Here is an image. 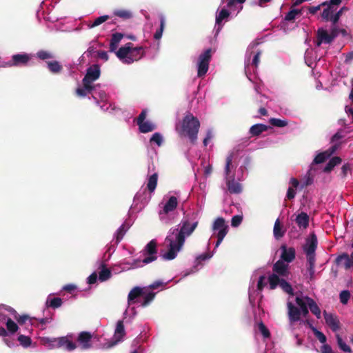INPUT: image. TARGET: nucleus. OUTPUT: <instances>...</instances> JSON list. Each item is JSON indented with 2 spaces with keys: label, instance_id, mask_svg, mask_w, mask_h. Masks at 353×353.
<instances>
[{
  "label": "nucleus",
  "instance_id": "nucleus-1",
  "mask_svg": "<svg viewBox=\"0 0 353 353\" xmlns=\"http://www.w3.org/2000/svg\"><path fill=\"white\" fill-rule=\"evenodd\" d=\"M198 225V222L196 221L190 223L188 219H183L181 221V227L179 230L177 228L171 229L172 234H176L175 240L170 236L165 238V241L169 242L168 251L163 254V257L165 260H172L176 258L177 252H179L184 243L186 236H189L194 231Z\"/></svg>",
  "mask_w": 353,
  "mask_h": 353
},
{
  "label": "nucleus",
  "instance_id": "nucleus-2",
  "mask_svg": "<svg viewBox=\"0 0 353 353\" xmlns=\"http://www.w3.org/2000/svg\"><path fill=\"white\" fill-rule=\"evenodd\" d=\"M273 273L268 276V283L270 290H274L278 285L282 290L290 295H294V290L292 285L285 279H288L290 272L288 263L281 260H278L272 267Z\"/></svg>",
  "mask_w": 353,
  "mask_h": 353
},
{
  "label": "nucleus",
  "instance_id": "nucleus-3",
  "mask_svg": "<svg viewBox=\"0 0 353 353\" xmlns=\"http://www.w3.org/2000/svg\"><path fill=\"white\" fill-rule=\"evenodd\" d=\"M200 128V121L192 114H187L183 119L180 128L176 130L181 136L188 137L191 143H195Z\"/></svg>",
  "mask_w": 353,
  "mask_h": 353
},
{
  "label": "nucleus",
  "instance_id": "nucleus-4",
  "mask_svg": "<svg viewBox=\"0 0 353 353\" xmlns=\"http://www.w3.org/2000/svg\"><path fill=\"white\" fill-rule=\"evenodd\" d=\"M101 74L100 68L98 65L94 64L89 67L86 70L82 83L83 86L88 90H94L92 83L97 80Z\"/></svg>",
  "mask_w": 353,
  "mask_h": 353
},
{
  "label": "nucleus",
  "instance_id": "nucleus-5",
  "mask_svg": "<svg viewBox=\"0 0 353 353\" xmlns=\"http://www.w3.org/2000/svg\"><path fill=\"white\" fill-rule=\"evenodd\" d=\"M228 225L225 223V221L222 217H218L214 222L212 230H218L216 234L217 241L215 248H218L223 241V239L228 232Z\"/></svg>",
  "mask_w": 353,
  "mask_h": 353
},
{
  "label": "nucleus",
  "instance_id": "nucleus-6",
  "mask_svg": "<svg viewBox=\"0 0 353 353\" xmlns=\"http://www.w3.org/2000/svg\"><path fill=\"white\" fill-rule=\"evenodd\" d=\"M211 52L212 50L209 48L200 54L199 57L197 72V76L199 77H202L207 73L209 68V63L212 57Z\"/></svg>",
  "mask_w": 353,
  "mask_h": 353
},
{
  "label": "nucleus",
  "instance_id": "nucleus-7",
  "mask_svg": "<svg viewBox=\"0 0 353 353\" xmlns=\"http://www.w3.org/2000/svg\"><path fill=\"white\" fill-rule=\"evenodd\" d=\"M125 336V331L123 321L122 320H119L117 323L112 340L105 343L106 347L111 348L114 347L118 343L122 341Z\"/></svg>",
  "mask_w": 353,
  "mask_h": 353
},
{
  "label": "nucleus",
  "instance_id": "nucleus-8",
  "mask_svg": "<svg viewBox=\"0 0 353 353\" xmlns=\"http://www.w3.org/2000/svg\"><path fill=\"white\" fill-rule=\"evenodd\" d=\"M30 60V57L28 54H17L12 55L11 60L2 65L3 67L26 66Z\"/></svg>",
  "mask_w": 353,
  "mask_h": 353
},
{
  "label": "nucleus",
  "instance_id": "nucleus-9",
  "mask_svg": "<svg viewBox=\"0 0 353 353\" xmlns=\"http://www.w3.org/2000/svg\"><path fill=\"white\" fill-rule=\"evenodd\" d=\"M157 243L155 240L150 241L145 246L144 250V255H148L143 259V263L145 264L150 263L157 259Z\"/></svg>",
  "mask_w": 353,
  "mask_h": 353
},
{
  "label": "nucleus",
  "instance_id": "nucleus-10",
  "mask_svg": "<svg viewBox=\"0 0 353 353\" xmlns=\"http://www.w3.org/2000/svg\"><path fill=\"white\" fill-rule=\"evenodd\" d=\"M323 316L326 324L333 332H336L341 328V323L336 314L332 313H327L325 310H324Z\"/></svg>",
  "mask_w": 353,
  "mask_h": 353
},
{
  "label": "nucleus",
  "instance_id": "nucleus-11",
  "mask_svg": "<svg viewBox=\"0 0 353 353\" xmlns=\"http://www.w3.org/2000/svg\"><path fill=\"white\" fill-rule=\"evenodd\" d=\"M281 259L287 263L292 262L296 257L295 249L292 247L288 248L286 245L281 246Z\"/></svg>",
  "mask_w": 353,
  "mask_h": 353
},
{
  "label": "nucleus",
  "instance_id": "nucleus-12",
  "mask_svg": "<svg viewBox=\"0 0 353 353\" xmlns=\"http://www.w3.org/2000/svg\"><path fill=\"white\" fill-rule=\"evenodd\" d=\"M288 315L291 323L297 322L301 319V312L299 307L295 306L292 302H288Z\"/></svg>",
  "mask_w": 353,
  "mask_h": 353
},
{
  "label": "nucleus",
  "instance_id": "nucleus-13",
  "mask_svg": "<svg viewBox=\"0 0 353 353\" xmlns=\"http://www.w3.org/2000/svg\"><path fill=\"white\" fill-rule=\"evenodd\" d=\"M226 185L230 194H238L242 192V185L240 183L235 181L234 176L226 178Z\"/></svg>",
  "mask_w": 353,
  "mask_h": 353
},
{
  "label": "nucleus",
  "instance_id": "nucleus-14",
  "mask_svg": "<svg viewBox=\"0 0 353 353\" xmlns=\"http://www.w3.org/2000/svg\"><path fill=\"white\" fill-rule=\"evenodd\" d=\"M333 37L323 28H319L317 30L316 46H320L323 43L330 44L333 41Z\"/></svg>",
  "mask_w": 353,
  "mask_h": 353
},
{
  "label": "nucleus",
  "instance_id": "nucleus-15",
  "mask_svg": "<svg viewBox=\"0 0 353 353\" xmlns=\"http://www.w3.org/2000/svg\"><path fill=\"white\" fill-rule=\"evenodd\" d=\"M144 55V50L143 47H136L133 48L131 46L130 57H128L127 61H125L126 64H130L134 61H139L141 59Z\"/></svg>",
  "mask_w": 353,
  "mask_h": 353
},
{
  "label": "nucleus",
  "instance_id": "nucleus-16",
  "mask_svg": "<svg viewBox=\"0 0 353 353\" xmlns=\"http://www.w3.org/2000/svg\"><path fill=\"white\" fill-rule=\"evenodd\" d=\"M92 337V335L89 332L83 331L79 333L77 341L81 345L83 350H87L91 347L92 345L90 342Z\"/></svg>",
  "mask_w": 353,
  "mask_h": 353
},
{
  "label": "nucleus",
  "instance_id": "nucleus-17",
  "mask_svg": "<svg viewBox=\"0 0 353 353\" xmlns=\"http://www.w3.org/2000/svg\"><path fill=\"white\" fill-rule=\"evenodd\" d=\"M317 237L314 233L310 234V239H307L306 243L303 247L305 254H315V250L317 247Z\"/></svg>",
  "mask_w": 353,
  "mask_h": 353
},
{
  "label": "nucleus",
  "instance_id": "nucleus-18",
  "mask_svg": "<svg viewBox=\"0 0 353 353\" xmlns=\"http://www.w3.org/2000/svg\"><path fill=\"white\" fill-rule=\"evenodd\" d=\"M337 149V145H332L329 150L319 153L313 160V163L320 164L325 162Z\"/></svg>",
  "mask_w": 353,
  "mask_h": 353
},
{
  "label": "nucleus",
  "instance_id": "nucleus-19",
  "mask_svg": "<svg viewBox=\"0 0 353 353\" xmlns=\"http://www.w3.org/2000/svg\"><path fill=\"white\" fill-rule=\"evenodd\" d=\"M145 293V288H141L139 286L133 288L128 294V304H133L136 303L135 299L142 296Z\"/></svg>",
  "mask_w": 353,
  "mask_h": 353
},
{
  "label": "nucleus",
  "instance_id": "nucleus-20",
  "mask_svg": "<svg viewBox=\"0 0 353 353\" xmlns=\"http://www.w3.org/2000/svg\"><path fill=\"white\" fill-rule=\"evenodd\" d=\"M133 44L130 42L126 43L124 46L121 47L117 52V57L121 60L124 63L130 57V48Z\"/></svg>",
  "mask_w": 353,
  "mask_h": 353
},
{
  "label": "nucleus",
  "instance_id": "nucleus-21",
  "mask_svg": "<svg viewBox=\"0 0 353 353\" xmlns=\"http://www.w3.org/2000/svg\"><path fill=\"white\" fill-rule=\"evenodd\" d=\"M178 205V201L176 196H172L169 198L168 201L164 205L162 211H160L159 214L162 213L168 214L169 212L174 211Z\"/></svg>",
  "mask_w": 353,
  "mask_h": 353
},
{
  "label": "nucleus",
  "instance_id": "nucleus-22",
  "mask_svg": "<svg viewBox=\"0 0 353 353\" xmlns=\"http://www.w3.org/2000/svg\"><path fill=\"white\" fill-rule=\"evenodd\" d=\"M295 221L300 229H306L309 225L310 217L307 213L301 212L296 216Z\"/></svg>",
  "mask_w": 353,
  "mask_h": 353
},
{
  "label": "nucleus",
  "instance_id": "nucleus-23",
  "mask_svg": "<svg viewBox=\"0 0 353 353\" xmlns=\"http://www.w3.org/2000/svg\"><path fill=\"white\" fill-rule=\"evenodd\" d=\"M0 321L6 323L7 331L9 332L11 334L15 333L18 329L19 327L17 324L13 321L10 318L7 317L6 315H3L0 316Z\"/></svg>",
  "mask_w": 353,
  "mask_h": 353
},
{
  "label": "nucleus",
  "instance_id": "nucleus-24",
  "mask_svg": "<svg viewBox=\"0 0 353 353\" xmlns=\"http://www.w3.org/2000/svg\"><path fill=\"white\" fill-rule=\"evenodd\" d=\"M337 264L343 263L345 269H350L353 265V259H352L347 254H343L336 259Z\"/></svg>",
  "mask_w": 353,
  "mask_h": 353
},
{
  "label": "nucleus",
  "instance_id": "nucleus-25",
  "mask_svg": "<svg viewBox=\"0 0 353 353\" xmlns=\"http://www.w3.org/2000/svg\"><path fill=\"white\" fill-rule=\"evenodd\" d=\"M305 299L308 301V307L311 312L316 316L317 319H321V310L316 303L312 298L306 296Z\"/></svg>",
  "mask_w": 353,
  "mask_h": 353
},
{
  "label": "nucleus",
  "instance_id": "nucleus-26",
  "mask_svg": "<svg viewBox=\"0 0 353 353\" xmlns=\"http://www.w3.org/2000/svg\"><path fill=\"white\" fill-rule=\"evenodd\" d=\"M268 128H269V127L265 124H262V123L255 124V125H253L250 128V134L252 136H259L262 132L268 130Z\"/></svg>",
  "mask_w": 353,
  "mask_h": 353
},
{
  "label": "nucleus",
  "instance_id": "nucleus-27",
  "mask_svg": "<svg viewBox=\"0 0 353 353\" xmlns=\"http://www.w3.org/2000/svg\"><path fill=\"white\" fill-rule=\"evenodd\" d=\"M58 345L69 351L74 350L77 347L74 342L69 341L66 337L58 339Z\"/></svg>",
  "mask_w": 353,
  "mask_h": 353
},
{
  "label": "nucleus",
  "instance_id": "nucleus-28",
  "mask_svg": "<svg viewBox=\"0 0 353 353\" xmlns=\"http://www.w3.org/2000/svg\"><path fill=\"white\" fill-rule=\"evenodd\" d=\"M342 161V159L339 157H332L327 163L323 168V172L326 173L330 172L335 166L339 165Z\"/></svg>",
  "mask_w": 353,
  "mask_h": 353
},
{
  "label": "nucleus",
  "instance_id": "nucleus-29",
  "mask_svg": "<svg viewBox=\"0 0 353 353\" xmlns=\"http://www.w3.org/2000/svg\"><path fill=\"white\" fill-rule=\"evenodd\" d=\"M157 181H158V174L157 173H154L148 178V183H147V189L150 193H152L154 192V190L157 188Z\"/></svg>",
  "mask_w": 353,
  "mask_h": 353
},
{
  "label": "nucleus",
  "instance_id": "nucleus-30",
  "mask_svg": "<svg viewBox=\"0 0 353 353\" xmlns=\"http://www.w3.org/2000/svg\"><path fill=\"white\" fill-rule=\"evenodd\" d=\"M139 130L141 133H148L156 129V125L151 122L144 121L138 124Z\"/></svg>",
  "mask_w": 353,
  "mask_h": 353
},
{
  "label": "nucleus",
  "instance_id": "nucleus-31",
  "mask_svg": "<svg viewBox=\"0 0 353 353\" xmlns=\"http://www.w3.org/2000/svg\"><path fill=\"white\" fill-rule=\"evenodd\" d=\"M101 270L99 273V279L101 281H105L111 277V271L103 263L101 265Z\"/></svg>",
  "mask_w": 353,
  "mask_h": 353
},
{
  "label": "nucleus",
  "instance_id": "nucleus-32",
  "mask_svg": "<svg viewBox=\"0 0 353 353\" xmlns=\"http://www.w3.org/2000/svg\"><path fill=\"white\" fill-rule=\"evenodd\" d=\"M273 232L274 236L276 239H281L285 234V231L282 230V226L279 219H276L274 223Z\"/></svg>",
  "mask_w": 353,
  "mask_h": 353
},
{
  "label": "nucleus",
  "instance_id": "nucleus-33",
  "mask_svg": "<svg viewBox=\"0 0 353 353\" xmlns=\"http://www.w3.org/2000/svg\"><path fill=\"white\" fill-rule=\"evenodd\" d=\"M336 342L340 350L344 352L351 353L352 350L349 345H347L342 339L341 336L337 334H336Z\"/></svg>",
  "mask_w": 353,
  "mask_h": 353
},
{
  "label": "nucleus",
  "instance_id": "nucleus-34",
  "mask_svg": "<svg viewBox=\"0 0 353 353\" xmlns=\"http://www.w3.org/2000/svg\"><path fill=\"white\" fill-rule=\"evenodd\" d=\"M47 63L49 70L52 73H59L63 69V66L57 61H49Z\"/></svg>",
  "mask_w": 353,
  "mask_h": 353
},
{
  "label": "nucleus",
  "instance_id": "nucleus-35",
  "mask_svg": "<svg viewBox=\"0 0 353 353\" xmlns=\"http://www.w3.org/2000/svg\"><path fill=\"white\" fill-rule=\"evenodd\" d=\"M327 7L323 10L321 13V17L325 21H330L331 17L333 13L336 10V8H333L329 6H326Z\"/></svg>",
  "mask_w": 353,
  "mask_h": 353
},
{
  "label": "nucleus",
  "instance_id": "nucleus-36",
  "mask_svg": "<svg viewBox=\"0 0 353 353\" xmlns=\"http://www.w3.org/2000/svg\"><path fill=\"white\" fill-rule=\"evenodd\" d=\"M165 18L163 15H161L160 16V27L158 30H157V31L155 32V33L154 34V38L156 40H159L161 38L163 32V30L165 28Z\"/></svg>",
  "mask_w": 353,
  "mask_h": 353
},
{
  "label": "nucleus",
  "instance_id": "nucleus-37",
  "mask_svg": "<svg viewBox=\"0 0 353 353\" xmlns=\"http://www.w3.org/2000/svg\"><path fill=\"white\" fill-rule=\"evenodd\" d=\"M62 299L59 297L52 298L51 299H48L46 302V305L48 307H50L53 309L58 308L62 305Z\"/></svg>",
  "mask_w": 353,
  "mask_h": 353
},
{
  "label": "nucleus",
  "instance_id": "nucleus-38",
  "mask_svg": "<svg viewBox=\"0 0 353 353\" xmlns=\"http://www.w3.org/2000/svg\"><path fill=\"white\" fill-rule=\"evenodd\" d=\"M230 14V13L228 10L225 8L221 10L219 14L216 16V23L220 26L223 20L228 18Z\"/></svg>",
  "mask_w": 353,
  "mask_h": 353
},
{
  "label": "nucleus",
  "instance_id": "nucleus-39",
  "mask_svg": "<svg viewBox=\"0 0 353 353\" xmlns=\"http://www.w3.org/2000/svg\"><path fill=\"white\" fill-rule=\"evenodd\" d=\"M156 295V293L152 292H147V288H145V293L143 295V301L141 303V305L143 307H146L154 299V296Z\"/></svg>",
  "mask_w": 353,
  "mask_h": 353
},
{
  "label": "nucleus",
  "instance_id": "nucleus-40",
  "mask_svg": "<svg viewBox=\"0 0 353 353\" xmlns=\"http://www.w3.org/2000/svg\"><path fill=\"white\" fill-rule=\"evenodd\" d=\"M12 312L14 314V318L17 321L18 323L20 325H23L28 320H31L30 317L28 315H19L14 309H12Z\"/></svg>",
  "mask_w": 353,
  "mask_h": 353
},
{
  "label": "nucleus",
  "instance_id": "nucleus-41",
  "mask_svg": "<svg viewBox=\"0 0 353 353\" xmlns=\"http://www.w3.org/2000/svg\"><path fill=\"white\" fill-rule=\"evenodd\" d=\"M114 14L123 19H128L132 17V13L126 10H116L114 11Z\"/></svg>",
  "mask_w": 353,
  "mask_h": 353
},
{
  "label": "nucleus",
  "instance_id": "nucleus-42",
  "mask_svg": "<svg viewBox=\"0 0 353 353\" xmlns=\"http://www.w3.org/2000/svg\"><path fill=\"white\" fill-rule=\"evenodd\" d=\"M301 14V10L292 9L290 10L285 17V20L288 21H292L295 19L296 17Z\"/></svg>",
  "mask_w": 353,
  "mask_h": 353
},
{
  "label": "nucleus",
  "instance_id": "nucleus-43",
  "mask_svg": "<svg viewBox=\"0 0 353 353\" xmlns=\"http://www.w3.org/2000/svg\"><path fill=\"white\" fill-rule=\"evenodd\" d=\"M269 121L272 125L279 128H283L288 125V121L286 120H281L276 118H271Z\"/></svg>",
  "mask_w": 353,
  "mask_h": 353
},
{
  "label": "nucleus",
  "instance_id": "nucleus-44",
  "mask_svg": "<svg viewBox=\"0 0 353 353\" xmlns=\"http://www.w3.org/2000/svg\"><path fill=\"white\" fill-rule=\"evenodd\" d=\"M37 57L41 60L52 59L54 55L52 52L46 50H39L37 52Z\"/></svg>",
  "mask_w": 353,
  "mask_h": 353
},
{
  "label": "nucleus",
  "instance_id": "nucleus-45",
  "mask_svg": "<svg viewBox=\"0 0 353 353\" xmlns=\"http://www.w3.org/2000/svg\"><path fill=\"white\" fill-rule=\"evenodd\" d=\"M312 332L314 334V336L319 339V341L325 345L327 338L325 335L321 332V331H319L316 328L312 327Z\"/></svg>",
  "mask_w": 353,
  "mask_h": 353
},
{
  "label": "nucleus",
  "instance_id": "nucleus-46",
  "mask_svg": "<svg viewBox=\"0 0 353 353\" xmlns=\"http://www.w3.org/2000/svg\"><path fill=\"white\" fill-rule=\"evenodd\" d=\"M259 330L261 333V334L263 336L264 338H270V332L268 327L265 325V324L261 321L258 324Z\"/></svg>",
  "mask_w": 353,
  "mask_h": 353
},
{
  "label": "nucleus",
  "instance_id": "nucleus-47",
  "mask_svg": "<svg viewBox=\"0 0 353 353\" xmlns=\"http://www.w3.org/2000/svg\"><path fill=\"white\" fill-rule=\"evenodd\" d=\"M18 341L20 344L25 347H27L31 344V339L29 336L21 334L18 337Z\"/></svg>",
  "mask_w": 353,
  "mask_h": 353
},
{
  "label": "nucleus",
  "instance_id": "nucleus-48",
  "mask_svg": "<svg viewBox=\"0 0 353 353\" xmlns=\"http://www.w3.org/2000/svg\"><path fill=\"white\" fill-rule=\"evenodd\" d=\"M350 297V292L348 290H343L339 294L340 301L342 304L345 305L347 303Z\"/></svg>",
  "mask_w": 353,
  "mask_h": 353
},
{
  "label": "nucleus",
  "instance_id": "nucleus-49",
  "mask_svg": "<svg viewBox=\"0 0 353 353\" xmlns=\"http://www.w3.org/2000/svg\"><path fill=\"white\" fill-rule=\"evenodd\" d=\"M108 19H109V16H108V15H103V16L99 17L94 20V21L92 22V25L90 27V28L97 27V26L101 25V23H103V22L106 21Z\"/></svg>",
  "mask_w": 353,
  "mask_h": 353
},
{
  "label": "nucleus",
  "instance_id": "nucleus-50",
  "mask_svg": "<svg viewBox=\"0 0 353 353\" xmlns=\"http://www.w3.org/2000/svg\"><path fill=\"white\" fill-rule=\"evenodd\" d=\"M150 142L155 143L158 146H161L163 143V138L159 132H155L150 138Z\"/></svg>",
  "mask_w": 353,
  "mask_h": 353
},
{
  "label": "nucleus",
  "instance_id": "nucleus-51",
  "mask_svg": "<svg viewBox=\"0 0 353 353\" xmlns=\"http://www.w3.org/2000/svg\"><path fill=\"white\" fill-rule=\"evenodd\" d=\"M232 159H233V154H230L229 156L226 158V164L225 167V173L226 176L228 177L230 173V165L232 163Z\"/></svg>",
  "mask_w": 353,
  "mask_h": 353
},
{
  "label": "nucleus",
  "instance_id": "nucleus-52",
  "mask_svg": "<svg viewBox=\"0 0 353 353\" xmlns=\"http://www.w3.org/2000/svg\"><path fill=\"white\" fill-rule=\"evenodd\" d=\"M305 296H296L295 301L298 306L300 307L299 309L303 308L304 307L308 306V301L305 299Z\"/></svg>",
  "mask_w": 353,
  "mask_h": 353
},
{
  "label": "nucleus",
  "instance_id": "nucleus-53",
  "mask_svg": "<svg viewBox=\"0 0 353 353\" xmlns=\"http://www.w3.org/2000/svg\"><path fill=\"white\" fill-rule=\"evenodd\" d=\"M125 232V230L124 229V225H122L119 227V228L117 230V233H116L117 243H119L123 239Z\"/></svg>",
  "mask_w": 353,
  "mask_h": 353
},
{
  "label": "nucleus",
  "instance_id": "nucleus-54",
  "mask_svg": "<svg viewBox=\"0 0 353 353\" xmlns=\"http://www.w3.org/2000/svg\"><path fill=\"white\" fill-rule=\"evenodd\" d=\"M345 10V7L341 8L338 12H336L334 14H333L331 17L330 21L332 22L333 25H336V23L339 21L340 17L341 16L343 11Z\"/></svg>",
  "mask_w": 353,
  "mask_h": 353
},
{
  "label": "nucleus",
  "instance_id": "nucleus-55",
  "mask_svg": "<svg viewBox=\"0 0 353 353\" xmlns=\"http://www.w3.org/2000/svg\"><path fill=\"white\" fill-rule=\"evenodd\" d=\"M242 221V216L235 215L232 218L231 225L232 227H238L241 223Z\"/></svg>",
  "mask_w": 353,
  "mask_h": 353
},
{
  "label": "nucleus",
  "instance_id": "nucleus-56",
  "mask_svg": "<svg viewBox=\"0 0 353 353\" xmlns=\"http://www.w3.org/2000/svg\"><path fill=\"white\" fill-rule=\"evenodd\" d=\"M93 90L86 89L84 86L83 88H78L76 90V94L81 97H84L87 95L88 93H90Z\"/></svg>",
  "mask_w": 353,
  "mask_h": 353
},
{
  "label": "nucleus",
  "instance_id": "nucleus-57",
  "mask_svg": "<svg viewBox=\"0 0 353 353\" xmlns=\"http://www.w3.org/2000/svg\"><path fill=\"white\" fill-rule=\"evenodd\" d=\"M261 54H262L261 50H257V52H256V54H254V56L253 57L252 65H254L255 68H257L259 64L260 57H261Z\"/></svg>",
  "mask_w": 353,
  "mask_h": 353
},
{
  "label": "nucleus",
  "instance_id": "nucleus-58",
  "mask_svg": "<svg viewBox=\"0 0 353 353\" xmlns=\"http://www.w3.org/2000/svg\"><path fill=\"white\" fill-rule=\"evenodd\" d=\"M307 267H315V254H306Z\"/></svg>",
  "mask_w": 353,
  "mask_h": 353
},
{
  "label": "nucleus",
  "instance_id": "nucleus-59",
  "mask_svg": "<svg viewBox=\"0 0 353 353\" xmlns=\"http://www.w3.org/2000/svg\"><path fill=\"white\" fill-rule=\"evenodd\" d=\"M342 0H330L329 1H325L321 3L323 6H329L333 8H336V6L341 3Z\"/></svg>",
  "mask_w": 353,
  "mask_h": 353
},
{
  "label": "nucleus",
  "instance_id": "nucleus-60",
  "mask_svg": "<svg viewBox=\"0 0 353 353\" xmlns=\"http://www.w3.org/2000/svg\"><path fill=\"white\" fill-rule=\"evenodd\" d=\"M123 34L120 32H116L112 34L110 41L119 44L121 40L123 38Z\"/></svg>",
  "mask_w": 353,
  "mask_h": 353
},
{
  "label": "nucleus",
  "instance_id": "nucleus-61",
  "mask_svg": "<svg viewBox=\"0 0 353 353\" xmlns=\"http://www.w3.org/2000/svg\"><path fill=\"white\" fill-rule=\"evenodd\" d=\"M265 276L264 275H261L259 279V281H258V283H257V290H259V291H262L265 287Z\"/></svg>",
  "mask_w": 353,
  "mask_h": 353
},
{
  "label": "nucleus",
  "instance_id": "nucleus-62",
  "mask_svg": "<svg viewBox=\"0 0 353 353\" xmlns=\"http://www.w3.org/2000/svg\"><path fill=\"white\" fill-rule=\"evenodd\" d=\"M296 196L295 189L293 188H288L286 194V198L289 200L293 199Z\"/></svg>",
  "mask_w": 353,
  "mask_h": 353
},
{
  "label": "nucleus",
  "instance_id": "nucleus-63",
  "mask_svg": "<svg viewBox=\"0 0 353 353\" xmlns=\"http://www.w3.org/2000/svg\"><path fill=\"white\" fill-rule=\"evenodd\" d=\"M97 281V274L96 272H93L91 274L88 278V283L89 284H94Z\"/></svg>",
  "mask_w": 353,
  "mask_h": 353
},
{
  "label": "nucleus",
  "instance_id": "nucleus-64",
  "mask_svg": "<svg viewBox=\"0 0 353 353\" xmlns=\"http://www.w3.org/2000/svg\"><path fill=\"white\" fill-rule=\"evenodd\" d=\"M321 353H333V351L330 345L325 344L321 347Z\"/></svg>",
  "mask_w": 353,
  "mask_h": 353
}]
</instances>
